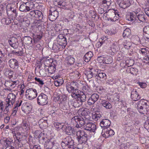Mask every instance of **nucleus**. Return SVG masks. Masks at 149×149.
Returning a JSON list of instances; mask_svg holds the SVG:
<instances>
[{
	"instance_id": "nucleus-1",
	"label": "nucleus",
	"mask_w": 149,
	"mask_h": 149,
	"mask_svg": "<svg viewBox=\"0 0 149 149\" xmlns=\"http://www.w3.org/2000/svg\"><path fill=\"white\" fill-rule=\"evenodd\" d=\"M137 104V109L140 113L144 114L149 110V102L147 100H141Z\"/></svg>"
},
{
	"instance_id": "nucleus-2",
	"label": "nucleus",
	"mask_w": 149,
	"mask_h": 149,
	"mask_svg": "<svg viewBox=\"0 0 149 149\" xmlns=\"http://www.w3.org/2000/svg\"><path fill=\"white\" fill-rule=\"evenodd\" d=\"M134 13H130V15H128L126 17V19L129 21L134 22L138 20L141 22H143L146 20L144 15L142 14H138L136 13V11L133 12Z\"/></svg>"
},
{
	"instance_id": "nucleus-3",
	"label": "nucleus",
	"mask_w": 149,
	"mask_h": 149,
	"mask_svg": "<svg viewBox=\"0 0 149 149\" xmlns=\"http://www.w3.org/2000/svg\"><path fill=\"white\" fill-rule=\"evenodd\" d=\"M74 143V141L70 136H68L63 139L61 145L63 149H68L72 147Z\"/></svg>"
},
{
	"instance_id": "nucleus-4",
	"label": "nucleus",
	"mask_w": 149,
	"mask_h": 149,
	"mask_svg": "<svg viewBox=\"0 0 149 149\" xmlns=\"http://www.w3.org/2000/svg\"><path fill=\"white\" fill-rule=\"evenodd\" d=\"M66 89L69 93L72 92L74 91H77L78 88V84L74 81L68 82L66 85Z\"/></svg>"
},
{
	"instance_id": "nucleus-5",
	"label": "nucleus",
	"mask_w": 149,
	"mask_h": 149,
	"mask_svg": "<svg viewBox=\"0 0 149 149\" xmlns=\"http://www.w3.org/2000/svg\"><path fill=\"white\" fill-rule=\"evenodd\" d=\"M72 120H74L77 123L76 127L77 128H80L86 123V119H84L80 116H75L72 118Z\"/></svg>"
},
{
	"instance_id": "nucleus-6",
	"label": "nucleus",
	"mask_w": 149,
	"mask_h": 149,
	"mask_svg": "<svg viewBox=\"0 0 149 149\" xmlns=\"http://www.w3.org/2000/svg\"><path fill=\"white\" fill-rule=\"evenodd\" d=\"M78 96L77 99L76 101L74 102L73 106L75 108L79 107L81 106L83 102H85L86 100V96L84 94Z\"/></svg>"
},
{
	"instance_id": "nucleus-7",
	"label": "nucleus",
	"mask_w": 149,
	"mask_h": 149,
	"mask_svg": "<svg viewBox=\"0 0 149 149\" xmlns=\"http://www.w3.org/2000/svg\"><path fill=\"white\" fill-rule=\"evenodd\" d=\"M37 103L40 105H44L47 104L48 100L47 96L43 93H41L38 97Z\"/></svg>"
},
{
	"instance_id": "nucleus-8",
	"label": "nucleus",
	"mask_w": 149,
	"mask_h": 149,
	"mask_svg": "<svg viewBox=\"0 0 149 149\" xmlns=\"http://www.w3.org/2000/svg\"><path fill=\"white\" fill-rule=\"evenodd\" d=\"M26 96L29 100L33 99L37 96V93L35 89L29 88L27 89L26 91Z\"/></svg>"
},
{
	"instance_id": "nucleus-9",
	"label": "nucleus",
	"mask_w": 149,
	"mask_h": 149,
	"mask_svg": "<svg viewBox=\"0 0 149 149\" xmlns=\"http://www.w3.org/2000/svg\"><path fill=\"white\" fill-rule=\"evenodd\" d=\"M99 98V95L97 93L93 94L89 98L87 101L88 105H93L97 101Z\"/></svg>"
},
{
	"instance_id": "nucleus-10",
	"label": "nucleus",
	"mask_w": 149,
	"mask_h": 149,
	"mask_svg": "<svg viewBox=\"0 0 149 149\" xmlns=\"http://www.w3.org/2000/svg\"><path fill=\"white\" fill-rule=\"evenodd\" d=\"M8 42L10 45L14 49H16L18 45V42L17 39L14 37L9 38Z\"/></svg>"
},
{
	"instance_id": "nucleus-11",
	"label": "nucleus",
	"mask_w": 149,
	"mask_h": 149,
	"mask_svg": "<svg viewBox=\"0 0 149 149\" xmlns=\"http://www.w3.org/2000/svg\"><path fill=\"white\" fill-rule=\"evenodd\" d=\"M16 98V95L13 93H10L8 95L6 102L7 104L13 105L14 103Z\"/></svg>"
},
{
	"instance_id": "nucleus-12",
	"label": "nucleus",
	"mask_w": 149,
	"mask_h": 149,
	"mask_svg": "<svg viewBox=\"0 0 149 149\" xmlns=\"http://www.w3.org/2000/svg\"><path fill=\"white\" fill-rule=\"evenodd\" d=\"M49 14V19L51 21H53L55 20L58 17V12L56 10L52 11L50 10Z\"/></svg>"
},
{
	"instance_id": "nucleus-13",
	"label": "nucleus",
	"mask_w": 149,
	"mask_h": 149,
	"mask_svg": "<svg viewBox=\"0 0 149 149\" xmlns=\"http://www.w3.org/2000/svg\"><path fill=\"white\" fill-rule=\"evenodd\" d=\"M9 66L11 68L15 69H17L19 66L18 62L15 59H11L8 61Z\"/></svg>"
},
{
	"instance_id": "nucleus-14",
	"label": "nucleus",
	"mask_w": 149,
	"mask_h": 149,
	"mask_svg": "<svg viewBox=\"0 0 149 149\" xmlns=\"http://www.w3.org/2000/svg\"><path fill=\"white\" fill-rule=\"evenodd\" d=\"M57 42L62 47H65L67 44L66 39L63 35H59L57 38Z\"/></svg>"
},
{
	"instance_id": "nucleus-15",
	"label": "nucleus",
	"mask_w": 149,
	"mask_h": 149,
	"mask_svg": "<svg viewBox=\"0 0 149 149\" xmlns=\"http://www.w3.org/2000/svg\"><path fill=\"white\" fill-rule=\"evenodd\" d=\"M131 98L133 101H137L139 100L140 97L136 89H133L131 91Z\"/></svg>"
},
{
	"instance_id": "nucleus-16",
	"label": "nucleus",
	"mask_w": 149,
	"mask_h": 149,
	"mask_svg": "<svg viewBox=\"0 0 149 149\" xmlns=\"http://www.w3.org/2000/svg\"><path fill=\"white\" fill-rule=\"evenodd\" d=\"M112 12L110 11L109 13V17L108 18V19L109 21L110 20L111 21L114 22L116 20V19L115 18L116 16L117 17V16H119L118 14L114 10H111Z\"/></svg>"
},
{
	"instance_id": "nucleus-17",
	"label": "nucleus",
	"mask_w": 149,
	"mask_h": 149,
	"mask_svg": "<svg viewBox=\"0 0 149 149\" xmlns=\"http://www.w3.org/2000/svg\"><path fill=\"white\" fill-rule=\"evenodd\" d=\"M54 140L52 139L47 140L45 143L44 147L45 149H52L54 145Z\"/></svg>"
},
{
	"instance_id": "nucleus-18",
	"label": "nucleus",
	"mask_w": 149,
	"mask_h": 149,
	"mask_svg": "<svg viewBox=\"0 0 149 149\" xmlns=\"http://www.w3.org/2000/svg\"><path fill=\"white\" fill-rule=\"evenodd\" d=\"M72 128L70 126L68 125V124H65L62 130L66 134L70 135L72 134Z\"/></svg>"
},
{
	"instance_id": "nucleus-19",
	"label": "nucleus",
	"mask_w": 149,
	"mask_h": 149,
	"mask_svg": "<svg viewBox=\"0 0 149 149\" xmlns=\"http://www.w3.org/2000/svg\"><path fill=\"white\" fill-rule=\"evenodd\" d=\"M54 3L55 6H57L61 8L65 9L66 8L65 6H66V4L65 1L57 0L54 1Z\"/></svg>"
},
{
	"instance_id": "nucleus-20",
	"label": "nucleus",
	"mask_w": 149,
	"mask_h": 149,
	"mask_svg": "<svg viewBox=\"0 0 149 149\" xmlns=\"http://www.w3.org/2000/svg\"><path fill=\"white\" fill-rule=\"evenodd\" d=\"M131 5L129 0H123L119 4V6L124 9L129 7Z\"/></svg>"
},
{
	"instance_id": "nucleus-21",
	"label": "nucleus",
	"mask_w": 149,
	"mask_h": 149,
	"mask_svg": "<svg viewBox=\"0 0 149 149\" xmlns=\"http://www.w3.org/2000/svg\"><path fill=\"white\" fill-rule=\"evenodd\" d=\"M100 103L102 106L106 109H111L112 108V105L107 100H101Z\"/></svg>"
},
{
	"instance_id": "nucleus-22",
	"label": "nucleus",
	"mask_w": 149,
	"mask_h": 149,
	"mask_svg": "<svg viewBox=\"0 0 149 149\" xmlns=\"http://www.w3.org/2000/svg\"><path fill=\"white\" fill-rule=\"evenodd\" d=\"M111 122L107 119H104L100 123V125L102 127L107 128L110 125Z\"/></svg>"
},
{
	"instance_id": "nucleus-23",
	"label": "nucleus",
	"mask_w": 149,
	"mask_h": 149,
	"mask_svg": "<svg viewBox=\"0 0 149 149\" xmlns=\"http://www.w3.org/2000/svg\"><path fill=\"white\" fill-rule=\"evenodd\" d=\"M22 39V41L26 45H30L32 43L33 39L30 36H24Z\"/></svg>"
},
{
	"instance_id": "nucleus-24",
	"label": "nucleus",
	"mask_w": 149,
	"mask_h": 149,
	"mask_svg": "<svg viewBox=\"0 0 149 149\" xmlns=\"http://www.w3.org/2000/svg\"><path fill=\"white\" fill-rule=\"evenodd\" d=\"M96 78L101 81H103L107 79V76L106 74L104 72H97L96 75Z\"/></svg>"
},
{
	"instance_id": "nucleus-25",
	"label": "nucleus",
	"mask_w": 149,
	"mask_h": 149,
	"mask_svg": "<svg viewBox=\"0 0 149 149\" xmlns=\"http://www.w3.org/2000/svg\"><path fill=\"white\" fill-rule=\"evenodd\" d=\"M39 125L41 128H46L48 125L47 121L42 118L40 119L38 122Z\"/></svg>"
},
{
	"instance_id": "nucleus-26",
	"label": "nucleus",
	"mask_w": 149,
	"mask_h": 149,
	"mask_svg": "<svg viewBox=\"0 0 149 149\" xmlns=\"http://www.w3.org/2000/svg\"><path fill=\"white\" fill-rule=\"evenodd\" d=\"M88 109L85 108H82L79 109L78 112L79 113H80V115L82 116H83L84 117L86 118V117L88 115Z\"/></svg>"
},
{
	"instance_id": "nucleus-27",
	"label": "nucleus",
	"mask_w": 149,
	"mask_h": 149,
	"mask_svg": "<svg viewBox=\"0 0 149 149\" xmlns=\"http://www.w3.org/2000/svg\"><path fill=\"white\" fill-rule=\"evenodd\" d=\"M93 56V54L91 51L87 53L83 57V59L86 62H88L90 60L91 58Z\"/></svg>"
},
{
	"instance_id": "nucleus-28",
	"label": "nucleus",
	"mask_w": 149,
	"mask_h": 149,
	"mask_svg": "<svg viewBox=\"0 0 149 149\" xmlns=\"http://www.w3.org/2000/svg\"><path fill=\"white\" fill-rule=\"evenodd\" d=\"M19 9L20 11L25 12L29 11L30 10V8L26 6V3L21 4Z\"/></svg>"
},
{
	"instance_id": "nucleus-29",
	"label": "nucleus",
	"mask_w": 149,
	"mask_h": 149,
	"mask_svg": "<svg viewBox=\"0 0 149 149\" xmlns=\"http://www.w3.org/2000/svg\"><path fill=\"white\" fill-rule=\"evenodd\" d=\"M131 33V31L130 29L128 28H127L124 30L123 36L124 38H128L130 36Z\"/></svg>"
},
{
	"instance_id": "nucleus-30",
	"label": "nucleus",
	"mask_w": 149,
	"mask_h": 149,
	"mask_svg": "<svg viewBox=\"0 0 149 149\" xmlns=\"http://www.w3.org/2000/svg\"><path fill=\"white\" fill-rule=\"evenodd\" d=\"M35 17L37 18H38L39 20H41L43 18V16L42 13L39 11L36 10L35 12Z\"/></svg>"
},
{
	"instance_id": "nucleus-31",
	"label": "nucleus",
	"mask_w": 149,
	"mask_h": 149,
	"mask_svg": "<svg viewBox=\"0 0 149 149\" xmlns=\"http://www.w3.org/2000/svg\"><path fill=\"white\" fill-rule=\"evenodd\" d=\"M62 46L58 43L54 44L52 47V49L55 52H57L60 49Z\"/></svg>"
},
{
	"instance_id": "nucleus-32",
	"label": "nucleus",
	"mask_w": 149,
	"mask_h": 149,
	"mask_svg": "<svg viewBox=\"0 0 149 149\" xmlns=\"http://www.w3.org/2000/svg\"><path fill=\"white\" fill-rule=\"evenodd\" d=\"M87 137L88 135L87 134H86L83 136L81 137L78 138L77 140L78 141V142L80 143H84L87 141L88 139Z\"/></svg>"
},
{
	"instance_id": "nucleus-33",
	"label": "nucleus",
	"mask_w": 149,
	"mask_h": 149,
	"mask_svg": "<svg viewBox=\"0 0 149 149\" xmlns=\"http://www.w3.org/2000/svg\"><path fill=\"white\" fill-rule=\"evenodd\" d=\"M6 8L8 15L9 16H11L12 11L14 9L12 8V6H11V4H8L7 5Z\"/></svg>"
},
{
	"instance_id": "nucleus-34",
	"label": "nucleus",
	"mask_w": 149,
	"mask_h": 149,
	"mask_svg": "<svg viewBox=\"0 0 149 149\" xmlns=\"http://www.w3.org/2000/svg\"><path fill=\"white\" fill-rule=\"evenodd\" d=\"M123 45L124 47L127 49H130L132 47L131 43L130 42L127 41L126 40L124 41L123 42Z\"/></svg>"
},
{
	"instance_id": "nucleus-35",
	"label": "nucleus",
	"mask_w": 149,
	"mask_h": 149,
	"mask_svg": "<svg viewBox=\"0 0 149 149\" xmlns=\"http://www.w3.org/2000/svg\"><path fill=\"white\" fill-rule=\"evenodd\" d=\"M61 108L64 111L68 110L70 109V107L68 103L63 102L61 105Z\"/></svg>"
},
{
	"instance_id": "nucleus-36",
	"label": "nucleus",
	"mask_w": 149,
	"mask_h": 149,
	"mask_svg": "<svg viewBox=\"0 0 149 149\" xmlns=\"http://www.w3.org/2000/svg\"><path fill=\"white\" fill-rule=\"evenodd\" d=\"M108 38L106 37H102V41H99L97 42L96 44V47L98 48H99L101 47L103 44L104 43V42Z\"/></svg>"
},
{
	"instance_id": "nucleus-37",
	"label": "nucleus",
	"mask_w": 149,
	"mask_h": 149,
	"mask_svg": "<svg viewBox=\"0 0 149 149\" xmlns=\"http://www.w3.org/2000/svg\"><path fill=\"white\" fill-rule=\"evenodd\" d=\"M67 63L68 65H71L73 64L74 62V59L70 57H68L67 58Z\"/></svg>"
},
{
	"instance_id": "nucleus-38",
	"label": "nucleus",
	"mask_w": 149,
	"mask_h": 149,
	"mask_svg": "<svg viewBox=\"0 0 149 149\" xmlns=\"http://www.w3.org/2000/svg\"><path fill=\"white\" fill-rule=\"evenodd\" d=\"M86 134V133L83 130L78 131L77 132L76 134V135L77 136V139H78L79 138L83 136Z\"/></svg>"
},
{
	"instance_id": "nucleus-39",
	"label": "nucleus",
	"mask_w": 149,
	"mask_h": 149,
	"mask_svg": "<svg viewBox=\"0 0 149 149\" xmlns=\"http://www.w3.org/2000/svg\"><path fill=\"white\" fill-rule=\"evenodd\" d=\"M104 62L106 64H110L113 62L112 58L111 56H107L104 58Z\"/></svg>"
},
{
	"instance_id": "nucleus-40",
	"label": "nucleus",
	"mask_w": 149,
	"mask_h": 149,
	"mask_svg": "<svg viewBox=\"0 0 149 149\" xmlns=\"http://www.w3.org/2000/svg\"><path fill=\"white\" fill-rule=\"evenodd\" d=\"M64 125L65 124L63 123H56L54 124V126L58 130H59L61 129L63 130Z\"/></svg>"
},
{
	"instance_id": "nucleus-41",
	"label": "nucleus",
	"mask_w": 149,
	"mask_h": 149,
	"mask_svg": "<svg viewBox=\"0 0 149 149\" xmlns=\"http://www.w3.org/2000/svg\"><path fill=\"white\" fill-rule=\"evenodd\" d=\"M78 90L77 91H74L72 92H71V96L73 97L75 99H77L78 96H79V94L78 93Z\"/></svg>"
},
{
	"instance_id": "nucleus-42",
	"label": "nucleus",
	"mask_w": 149,
	"mask_h": 149,
	"mask_svg": "<svg viewBox=\"0 0 149 149\" xmlns=\"http://www.w3.org/2000/svg\"><path fill=\"white\" fill-rule=\"evenodd\" d=\"M105 135H106L108 136L113 135L115 133L111 129L109 130L107 129V130L105 131Z\"/></svg>"
},
{
	"instance_id": "nucleus-43",
	"label": "nucleus",
	"mask_w": 149,
	"mask_h": 149,
	"mask_svg": "<svg viewBox=\"0 0 149 149\" xmlns=\"http://www.w3.org/2000/svg\"><path fill=\"white\" fill-rule=\"evenodd\" d=\"M42 37V36L40 35L36 36L33 38L34 42L35 43L38 42V41L41 39Z\"/></svg>"
},
{
	"instance_id": "nucleus-44",
	"label": "nucleus",
	"mask_w": 149,
	"mask_h": 149,
	"mask_svg": "<svg viewBox=\"0 0 149 149\" xmlns=\"http://www.w3.org/2000/svg\"><path fill=\"white\" fill-rule=\"evenodd\" d=\"M85 126V129L87 130V129L90 128L91 127H92L93 128H94L95 124L92 123H86Z\"/></svg>"
},
{
	"instance_id": "nucleus-45",
	"label": "nucleus",
	"mask_w": 149,
	"mask_h": 149,
	"mask_svg": "<svg viewBox=\"0 0 149 149\" xmlns=\"http://www.w3.org/2000/svg\"><path fill=\"white\" fill-rule=\"evenodd\" d=\"M55 70L56 68L53 66H50L48 68V72L51 74L54 73Z\"/></svg>"
},
{
	"instance_id": "nucleus-46",
	"label": "nucleus",
	"mask_w": 149,
	"mask_h": 149,
	"mask_svg": "<svg viewBox=\"0 0 149 149\" xmlns=\"http://www.w3.org/2000/svg\"><path fill=\"white\" fill-rule=\"evenodd\" d=\"M130 72L132 74L136 75L138 72L137 69L136 68L131 67L130 68Z\"/></svg>"
},
{
	"instance_id": "nucleus-47",
	"label": "nucleus",
	"mask_w": 149,
	"mask_h": 149,
	"mask_svg": "<svg viewBox=\"0 0 149 149\" xmlns=\"http://www.w3.org/2000/svg\"><path fill=\"white\" fill-rule=\"evenodd\" d=\"M5 73L6 74H8V77L9 78H11L13 77V71L8 69H7Z\"/></svg>"
},
{
	"instance_id": "nucleus-48",
	"label": "nucleus",
	"mask_w": 149,
	"mask_h": 149,
	"mask_svg": "<svg viewBox=\"0 0 149 149\" xmlns=\"http://www.w3.org/2000/svg\"><path fill=\"white\" fill-rule=\"evenodd\" d=\"M101 117V114L95 113L92 115V118L95 120H97Z\"/></svg>"
},
{
	"instance_id": "nucleus-49",
	"label": "nucleus",
	"mask_w": 149,
	"mask_h": 149,
	"mask_svg": "<svg viewBox=\"0 0 149 149\" xmlns=\"http://www.w3.org/2000/svg\"><path fill=\"white\" fill-rule=\"evenodd\" d=\"M96 70L97 71H96L94 69H92L90 70V71H88V73H89L90 74L93 76H93H95L96 77L97 72V70Z\"/></svg>"
},
{
	"instance_id": "nucleus-50",
	"label": "nucleus",
	"mask_w": 149,
	"mask_h": 149,
	"mask_svg": "<svg viewBox=\"0 0 149 149\" xmlns=\"http://www.w3.org/2000/svg\"><path fill=\"white\" fill-rule=\"evenodd\" d=\"M60 98V102L61 103L63 102H64L67 100V96L66 95H61V96Z\"/></svg>"
},
{
	"instance_id": "nucleus-51",
	"label": "nucleus",
	"mask_w": 149,
	"mask_h": 149,
	"mask_svg": "<svg viewBox=\"0 0 149 149\" xmlns=\"http://www.w3.org/2000/svg\"><path fill=\"white\" fill-rule=\"evenodd\" d=\"M147 51V50L146 48H142L139 49V53L143 55H145L146 54Z\"/></svg>"
},
{
	"instance_id": "nucleus-52",
	"label": "nucleus",
	"mask_w": 149,
	"mask_h": 149,
	"mask_svg": "<svg viewBox=\"0 0 149 149\" xmlns=\"http://www.w3.org/2000/svg\"><path fill=\"white\" fill-rule=\"evenodd\" d=\"M17 12L16 9H13L12 11L11 16L12 17L15 18L17 15Z\"/></svg>"
},
{
	"instance_id": "nucleus-53",
	"label": "nucleus",
	"mask_w": 149,
	"mask_h": 149,
	"mask_svg": "<svg viewBox=\"0 0 149 149\" xmlns=\"http://www.w3.org/2000/svg\"><path fill=\"white\" fill-rule=\"evenodd\" d=\"M142 40H145V42L146 43L149 42V35L145 34L144 35Z\"/></svg>"
},
{
	"instance_id": "nucleus-54",
	"label": "nucleus",
	"mask_w": 149,
	"mask_h": 149,
	"mask_svg": "<svg viewBox=\"0 0 149 149\" xmlns=\"http://www.w3.org/2000/svg\"><path fill=\"white\" fill-rule=\"evenodd\" d=\"M10 83V85H9V86L10 87H12L14 85H16L17 84L19 83V81H10V82L7 81L6 84H8V83Z\"/></svg>"
},
{
	"instance_id": "nucleus-55",
	"label": "nucleus",
	"mask_w": 149,
	"mask_h": 149,
	"mask_svg": "<svg viewBox=\"0 0 149 149\" xmlns=\"http://www.w3.org/2000/svg\"><path fill=\"white\" fill-rule=\"evenodd\" d=\"M2 22H4L5 24H8L10 22V21L9 18H4L2 20Z\"/></svg>"
},
{
	"instance_id": "nucleus-56",
	"label": "nucleus",
	"mask_w": 149,
	"mask_h": 149,
	"mask_svg": "<svg viewBox=\"0 0 149 149\" xmlns=\"http://www.w3.org/2000/svg\"><path fill=\"white\" fill-rule=\"evenodd\" d=\"M143 32L146 34L149 35V26H147L144 27Z\"/></svg>"
},
{
	"instance_id": "nucleus-57",
	"label": "nucleus",
	"mask_w": 149,
	"mask_h": 149,
	"mask_svg": "<svg viewBox=\"0 0 149 149\" xmlns=\"http://www.w3.org/2000/svg\"><path fill=\"white\" fill-rule=\"evenodd\" d=\"M35 79L36 81H37L39 83V84L40 85L42 86L44 84L43 81L39 78H38L36 77L35 78Z\"/></svg>"
},
{
	"instance_id": "nucleus-58",
	"label": "nucleus",
	"mask_w": 149,
	"mask_h": 149,
	"mask_svg": "<svg viewBox=\"0 0 149 149\" xmlns=\"http://www.w3.org/2000/svg\"><path fill=\"white\" fill-rule=\"evenodd\" d=\"M48 139L46 137H45L44 136H42L41 139H40L39 141L41 142L42 143L45 144V143L46 141H47V140Z\"/></svg>"
},
{
	"instance_id": "nucleus-59",
	"label": "nucleus",
	"mask_w": 149,
	"mask_h": 149,
	"mask_svg": "<svg viewBox=\"0 0 149 149\" xmlns=\"http://www.w3.org/2000/svg\"><path fill=\"white\" fill-rule=\"evenodd\" d=\"M133 62V60H127L126 61V65H127L128 66H130L132 65L133 64L131 63Z\"/></svg>"
},
{
	"instance_id": "nucleus-60",
	"label": "nucleus",
	"mask_w": 149,
	"mask_h": 149,
	"mask_svg": "<svg viewBox=\"0 0 149 149\" xmlns=\"http://www.w3.org/2000/svg\"><path fill=\"white\" fill-rule=\"evenodd\" d=\"M24 53L23 52V50H21L20 51L17 52L16 55L19 56H23Z\"/></svg>"
},
{
	"instance_id": "nucleus-61",
	"label": "nucleus",
	"mask_w": 149,
	"mask_h": 149,
	"mask_svg": "<svg viewBox=\"0 0 149 149\" xmlns=\"http://www.w3.org/2000/svg\"><path fill=\"white\" fill-rule=\"evenodd\" d=\"M11 104H7L5 107V108L4 111V112L5 114H6L8 113V108L9 107V106H10Z\"/></svg>"
},
{
	"instance_id": "nucleus-62",
	"label": "nucleus",
	"mask_w": 149,
	"mask_h": 149,
	"mask_svg": "<svg viewBox=\"0 0 149 149\" xmlns=\"http://www.w3.org/2000/svg\"><path fill=\"white\" fill-rule=\"evenodd\" d=\"M143 62L149 65V57L147 56L144 58L143 59Z\"/></svg>"
},
{
	"instance_id": "nucleus-63",
	"label": "nucleus",
	"mask_w": 149,
	"mask_h": 149,
	"mask_svg": "<svg viewBox=\"0 0 149 149\" xmlns=\"http://www.w3.org/2000/svg\"><path fill=\"white\" fill-rule=\"evenodd\" d=\"M132 129V127L131 126H129L127 125L125 126V129L127 132L130 131Z\"/></svg>"
},
{
	"instance_id": "nucleus-64",
	"label": "nucleus",
	"mask_w": 149,
	"mask_h": 149,
	"mask_svg": "<svg viewBox=\"0 0 149 149\" xmlns=\"http://www.w3.org/2000/svg\"><path fill=\"white\" fill-rule=\"evenodd\" d=\"M145 12L146 14L149 17V8H145Z\"/></svg>"
}]
</instances>
